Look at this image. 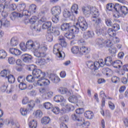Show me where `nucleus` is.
Returning a JSON list of instances; mask_svg holds the SVG:
<instances>
[{
  "instance_id": "f257e3e1",
  "label": "nucleus",
  "mask_w": 128,
  "mask_h": 128,
  "mask_svg": "<svg viewBox=\"0 0 128 128\" xmlns=\"http://www.w3.org/2000/svg\"><path fill=\"white\" fill-rule=\"evenodd\" d=\"M27 50H36L34 53V56L36 58H46L47 54L46 52L48 50V47L40 45L38 42H33L29 40L26 42Z\"/></svg>"
},
{
  "instance_id": "f03ea898",
  "label": "nucleus",
  "mask_w": 128,
  "mask_h": 128,
  "mask_svg": "<svg viewBox=\"0 0 128 128\" xmlns=\"http://www.w3.org/2000/svg\"><path fill=\"white\" fill-rule=\"evenodd\" d=\"M82 10L84 14L87 18H88L90 14H92V22L96 26H98V24H102V19L100 18V13L96 8L86 6L83 8Z\"/></svg>"
},
{
  "instance_id": "7ed1b4c3",
  "label": "nucleus",
  "mask_w": 128,
  "mask_h": 128,
  "mask_svg": "<svg viewBox=\"0 0 128 128\" xmlns=\"http://www.w3.org/2000/svg\"><path fill=\"white\" fill-rule=\"evenodd\" d=\"M59 42L60 44H56L54 46L53 52L60 60H64L66 54L62 52V46H66V42L64 40V37L59 38Z\"/></svg>"
},
{
  "instance_id": "20e7f679",
  "label": "nucleus",
  "mask_w": 128,
  "mask_h": 128,
  "mask_svg": "<svg viewBox=\"0 0 128 128\" xmlns=\"http://www.w3.org/2000/svg\"><path fill=\"white\" fill-rule=\"evenodd\" d=\"M106 64V62H104V60H100L98 62H94L92 61H90L88 62L87 66L92 70H96L100 68V66L104 68Z\"/></svg>"
},
{
  "instance_id": "39448f33",
  "label": "nucleus",
  "mask_w": 128,
  "mask_h": 128,
  "mask_svg": "<svg viewBox=\"0 0 128 128\" xmlns=\"http://www.w3.org/2000/svg\"><path fill=\"white\" fill-rule=\"evenodd\" d=\"M90 48L86 46H82L80 48L78 46H74L72 48V54H79L80 56L84 54H88L90 52Z\"/></svg>"
},
{
  "instance_id": "423d86ee",
  "label": "nucleus",
  "mask_w": 128,
  "mask_h": 128,
  "mask_svg": "<svg viewBox=\"0 0 128 128\" xmlns=\"http://www.w3.org/2000/svg\"><path fill=\"white\" fill-rule=\"evenodd\" d=\"M76 26H78L80 30L82 32H86L88 30V26L86 19L82 16H80L78 18V22L76 23Z\"/></svg>"
},
{
  "instance_id": "0eeeda50",
  "label": "nucleus",
  "mask_w": 128,
  "mask_h": 128,
  "mask_svg": "<svg viewBox=\"0 0 128 128\" xmlns=\"http://www.w3.org/2000/svg\"><path fill=\"white\" fill-rule=\"evenodd\" d=\"M32 74L34 78H44V76H46V72H42V71L40 69L34 70L32 72Z\"/></svg>"
},
{
  "instance_id": "6e6552de",
  "label": "nucleus",
  "mask_w": 128,
  "mask_h": 128,
  "mask_svg": "<svg viewBox=\"0 0 128 128\" xmlns=\"http://www.w3.org/2000/svg\"><path fill=\"white\" fill-rule=\"evenodd\" d=\"M21 58L24 62L30 64L32 62V56L28 54H24L21 56Z\"/></svg>"
},
{
  "instance_id": "1a4fd4ad",
  "label": "nucleus",
  "mask_w": 128,
  "mask_h": 128,
  "mask_svg": "<svg viewBox=\"0 0 128 128\" xmlns=\"http://www.w3.org/2000/svg\"><path fill=\"white\" fill-rule=\"evenodd\" d=\"M61 9L59 6L53 7L51 10V14L53 16H60V14Z\"/></svg>"
},
{
  "instance_id": "9d476101",
  "label": "nucleus",
  "mask_w": 128,
  "mask_h": 128,
  "mask_svg": "<svg viewBox=\"0 0 128 128\" xmlns=\"http://www.w3.org/2000/svg\"><path fill=\"white\" fill-rule=\"evenodd\" d=\"M70 23H64L60 26V28L63 32H70Z\"/></svg>"
},
{
  "instance_id": "9b49d317",
  "label": "nucleus",
  "mask_w": 128,
  "mask_h": 128,
  "mask_svg": "<svg viewBox=\"0 0 128 128\" xmlns=\"http://www.w3.org/2000/svg\"><path fill=\"white\" fill-rule=\"evenodd\" d=\"M9 52L10 54H14V56H20V54H22V52H20L18 48H10Z\"/></svg>"
},
{
  "instance_id": "f8f14e48",
  "label": "nucleus",
  "mask_w": 128,
  "mask_h": 128,
  "mask_svg": "<svg viewBox=\"0 0 128 128\" xmlns=\"http://www.w3.org/2000/svg\"><path fill=\"white\" fill-rule=\"evenodd\" d=\"M16 18H22V13H18L16 12H12L10 14V18L12 20H14Z\"/></svg>"
},
{
  "instance_id": "ddd939ff",
  "label": "nucleus",
  "mask_w": 128,
  "mask_h": 128,
  "mask_svg": "<svg viewBox=\"0 0 128 128\" xmlns=\"http://www.w3.org/2000/svg\"><path fill=\"white\" fill-rule=\"evenodd\" d=\"M49 78L50 80H51V82H53L54 84H58V82H60V78L56 76L50 74Z\"/></svg>"
},
{
  "instance_id": "4468645a",
  "label": "nucleus",
  "mask_w": 128,
  "mask_h": 128,
  "mask_svg": "<svg viewBox=\"0 0 128 128\" xmlns=\"http://www.w3.org/2000/svg\"><path fill=\"white\" fill-rule=\"evenodd\" d=\"M106 28H96V34H98V36H100L101 34H106Z\"/></svg>"
},
{
  "instance_id": "2eb2a0df",
  "label": "nucleus",
  "mask_w": 128,
  "mask_h": 128,
  "mask_svg": "<svg viewBox=\"0 0 128 128\" xmlns=\"http://www.w3.org/2000/svg\"><path fill=\"white\" fill-rule=\"evenodd\" d=\"M72 118L73 120H77L78 122H80V124L82 125L84 124V120H82V118H80L78 117L76 114H72Z\"/></svg>"
},
{
  "instance_id": "dca6fc26",
  "label": "nucleus",
  "mask_w": 128,
  "mask_h": 128,
  "mask_svg": "<svg viewBox=\"0 0 128 128\" xmlns=\"http://www.w3.org/2000/svg\"><path fill=\"white\" fill-rule=\"evenodd\" d=\"M122 61L120 60H117L112 63V66H114V68H122Z\"/></svg>"
},
{
  "instance_id": "f3484780",
  "label": "nucleus",
  "mask_w": 128,
  "mask_h": 128,
  "mask_svg": "<svg viewBox=\"0 0 128 128\" xmlns=\"http://www.w3.org/2000/svg\"><path fill=\"white\" fill-rule=\"evenodd\" d=\"M69 32H70L72 34H77L80 32V29L78 28V27L74 26L70 28Z\"/></svg>"
},
{
  "instance_id": "a211bd4d",
  "label": "nucleus",
  "mask_w": 128,
  "mask_h": 128,
  "mask_svg": "<svg viewBox=\"0 0 128 128\" xmlns=\"http://www.w3.org/2000/svg\"><path fill=\"white\" fill-rule=\"evenodd\" d=\"M84 116L85 118H88V120H92L94 118V112L91 111H86L84 113Z\"/></svg>"
},
{
  "instance_id": "6ab92c4d",
  "label": "nucleus",
  "mask_w": 128,
  "mask_h": 128,
  "mask_svg": "<svg viewBox=\"0 0 128 128\" xmlns=\"http://www.w3.org/2000/svg\"><path fill=\"white\" fill-rule=\"evenodd\" d=\"M10 72L8 70H4L0 72V76H2V78H6L9 74Z\"/></svg>"
},
{
  "instance_id": "aec40b11",
  "label": "nucleus",
  "mask_w": 128,
  "mask_h": 128,
  "mask_svg": "<svg viewBox=\"0 0 128 128\" xmlns=\"http://www.w3.org/2000/svg\"><path fill=\"white\" fill-rule=\"evenodd\" d=\"M78 6L77 4H74L71 8V12L72 14H78Z\"/></svg>"
},
{
  "instance_id": "412c9836",
  "label": "nucleus",
  "mask_w": 128,
  "mask_h": 128,
  "mask_svg": "<svg viewBox=\"0 0 128 128\" xmlns=\"http://www.w3.org/2000/svg\"><path fill=\"white\" fill-rule=\"evenodd\" d=\"M49 31L50 32L54 34V36H60V31L56 29V28L50 27Z\"/></svg>"
},
{
  "instance_id": "4be33fe9",
  "label": "nucleus",
  "mask_w": 128,
  "mask_h": 128,
  "mask_svg": "<svg viewBox=\"0 0 128 128\" xmlns=\"http://www.w3.org/2000/svg\"><path fill=\"white\" fill-rule=\"evenodd\" d=\"M10 44L11 46H18V38L14 37L12 38L10 41Z\"/></svg>"
},
{
  "instance_id": "5701e85b",
  "label": "nucleus",
  "mask_w": 128,
  "mask_h": 128,
  "mask_svg": "<svg viewBox=\"0 0 128 128\" xmlns=\"http://www.w3.org/2000/svg\"><path fill=\"white\" fill-rule=\"evenodd\" d=\"M105 40L102 38H98L96 39V42L97 46H102L104 44Z\"/></svg>"
},
{
  "instance_id": "b1692460",
  "label": "nucleus",
  "mask_w": 128,
  "mask_h": 128,
  "mask_svg": "<svg viewBox=\"0 0 128 128\" xmlns=\"http://www.w3.org/2000/svg\"><path fill=\"white\" fill-rule=\"evenodd\" d=\"M104 62H105V64H106V66H112V63H113L112 58L110 56L107 57L104 60Z\"/></svg>"
},
{
  "instance_id": "393cba45",
  "label": "nucleus",
  "mask_w": 128,
  "mask_h": 128,
  "mask_svg": "<svg viewBox=\"0 0 128 128\" xmlns=\"http://www.w3.org/2000/svg\"><path fill=\"white\" fill-rule=\"evenodd\" d=\"M50 26H52V22H48L42 24V30H50Z\"/></svg>"
},
{
  "instance_id": "a878e982",
  "label": "nucleus",
  "mask_w": 128,
  "mask_h": 128,
  "mask_svg": "<svg viewBox=\"0 0 128 128\" xmlns=\"http://www.w3.org/2000/svg\"><path fill=\"white\" fill-rule=\"evenodd\" d=\"M2 26H4V28H8V26H10V22L8 20H7L6 18H2Z\"/></svg>"
},
{
  "instance_id": "bb28decb",
  "label": "nucleus",
  "mask_w": 128,
  "mask_h": 128,
  "mask_svg": "<svg viewBox=\"0 0 128 128\" xmlns=\"http://www.w3.org/2000/svg\"><path fill=\"white\" fill-rule=\"evenodd\" d=\"M64 36L68 38V40H73L75 38L74 34L72 33L71 32H69L68 33H66Z\"/></svg>"
},
{
  "instance_id": "cd10ccee",
  "label": "nucleus",
  "mask_w": 128,
  "mask_h": 128,
  "mask_svg": "<svg viewBox=\"0 0 128 128\" xmlns=\"http://www.w3.org/2000/svg\"><path fill=\"white\" fill-rule=\"evenodd\" d=\"M7 4H8V8H9L10 10H11V12H14V10H16V4H10V2H7Z\"/></svg>"
},
{
  "instance_id": "c85d7f7f",
  "label": "nucleus",
  "mask_w": 128,
  "mask_h": 128,
  "mask_svg": "<svg viewBox=\"0 0 128 128\" xmlns=\"http://www.w3.org/2000/svg\"><path fill=\"white\" fill-rule=\"evenodd\" d=\"M68 100L70 102L76 104V102H78V97L74 95H73L72 96L69 97Z\"/></svg>"
},
{
  "instance_id": "c756f323",
  "label": "nucleus",
  "mask_w": 128,
  "mask_h": 128,
  "mask_svg": "<svg viewBox=\"0 0 128 128\" xmlns=\"http://www.w3.org/2000/svg\"><path fill=\"white\" fill-rule=\"evenodd\" d=\"M60 120L62 124H66V122H68V116L65 115L61 116L60 118Z\"/></svg>"
},
{
  "instance_id": "7c9ffc66",
  "label": "nucleus",
  "mask_w": 128,
  "mask_h": 128,
  "mask_svg": "<svg viewBox=\"0 0 128 128\" xmlns=\"http://www.w3.org/2000/svg\"><path fill=\"white\" fill-rule=\"evenodd\" d=\"M50 117L45 116L43 118H42L41 120L42 124H48L50 122Z\"/></svg>"
},
{
  "instance_id": "2f4dec72",
  "label": "nucleus",
  "mask_w": 128,
  "mask_h": 128,
  "mask_svg": "<svg viewBox=\"0 0 128 128\" xmlns=\"http://www.w3.org/2000/svg\"><path fill=\"white\" fill-rule=\"evenodd\" d=\"M28 126L30 128H36V126H38V122L36 121L32 120L29 122Z\"/></svg>"
},
{
  "instance_id": "473e14b6",
  "label": "nucleus",
  "mask_w": 128,
  "mask_h": 128,
  "mask_svg": "<svg viewBox=\"0 0 128 128\" xmlns=\"http://www.w3.org/2000/svg\"><path fill=\"white\" fill-rule=\"evenodd\" d=\"M20 46L23 52H26V50H28L27 44L26 43V44L24 42H22L20 44Z\"/></svg>"
},
{
  "instance_id": "72a5a7b5",
  "label": "nucleus",
  "mask_w": 128,
  "mask_h": 128,
  "mask_svg": "<svg viewBox=\"0 0 128 128\" xmlns=\"http://www.w3.org/2000/svg\"><path fill=\"white\" fill-rule=\"evenodd\" d=\"M6 52L4 50H0V58L2 60L6 58Z\"/></svg>"
},
{
  "instance_id": "f704fd0d",
  "label": "nucleus",
  "mask_w": 128,
  "mask_h": 128,
  "mask_svg": "<svg viewBox=\"0 0 128 128\" xmlns=\"http://www.w3.org/2000/svg\"><path fill=\"white\" fill-rule=\"evenodd\" d=\"M58 92L61 94H66L68 92V88L60 87L58 89Z\"/></svg>"
},
{
  "instance_id": "c9c22d12",
  "label": "nucleus",
  "mask_w": 128,
  "mask_h": 128,
  "mask_svg": "<svg viewBox=\"0 0 128 128\" xmlns=\"http://www.w3.org/2000/svg\"><path fill=\"white\" fill-rule=\"evenodd\" d=\"M44 14H45L44 11H42L40 12V14L41 16H42V17L41 19L40 20H39L40 23L44 22H46V16H44Z\"/></svg>"
},
{
  "instance_id": "e433bc0d",
  "label": "nucleus",
  "mask_w": 128,
  "mask_h": 128,
  "mask_svg": "<svg viewBox=\"0 0 128 128\" xmlns=\"http://www.w3.org/2000/svg\"><path fill=\"white\" fill-rule=\"evenodd\" d=\"M63 16L64 18H70L72 16V13L68 10H65L63 12Z\"/></svg>"
},
{
  "instance_id": "4c0bfd02",
  "label": "nucleus",
  "mask_w": 128,
  "mask_h": 128,
  "mask_svg": "<svg viewBox=\"0 0 128 128\" xmlns=\"http://www.w3.org/2000/svg\"><path fill=\"white\" fill-rule=\"evenodd\" d=\"M44 78H46V76L40 77L38 78H39V80L37 82V84H38V86H44Z\"/></svg>"
},
{
  "instance_id": "58836bf2",
  "label": "nucleus",
  "mask_w": 128,
  "mask_h": 128,
  "mask_svg": "<svg viewBox=\"0 0 128 128\" xmlns=\"http://www.w3.org/2000/svg\"><path fill=\"white\" fill-rule=\"evenodd\" d=\"M41 27L42 26H40V24H35V26H32V29L34 30L36 32H40L41 30Z\"/></svg>"
},
{
  "instance_id": "ea45409f",
  "label": "nucleus",
  "mask_w": 128,
  "mask_h": 128,
  "mask_svg": "<svg viewBox=\"0 0 128 128\" xmlns=\"http://www.w3.org/2000/svg\"><path fill=\"white\" fill-rule=\"evenodd\" d=\"M10 84H14L16 80V78L12 75H10V74L6 78Z\"/></svg>"
},
{
  "instance_id": "a19ab883",
  "label": "nucleus",
  "mask_w": 128,
  "mask_h": 128,
  "mask_svg": "<svg viewBox=\"0 0 128 128\" xmlns=\"http://www.w3.org/2000/svg\"><path fill=\"white\" fill-rule=\"evenodd\" d=\"M108 34L110 36H114L116 32L112 28H109L108 30Z\"/></svg>"
},
{
  "instance_id": "79ce46f5",
  "label": "nucleus",
  "mask_w": 128,
  "mask_h": 128,
  "mask_svg": "<svg viewBox=\"0 0 128 128\" xmlns=\"http://www.w3.org/2000/svg\"><path fill=\"white\" fill-rule=\"evenodd\" d=\"M120 12H122V14H126L128 12V8H126L125 6H122L120 9Z\"/></svg>"
},
{
  "instance_id": "37998d69",
  "label": "nucleus",
  "mask_w": 128,
  "mask_h": 128,
  "mask_svg": "<svg viewBox=\"0 0 128 128\" xmlns=\"http://www.w3.org/2000/svg\"><path fill=\"white\" fill-rule=\"evenodd\" d=\"M26 80L28 82H34V77L32 75H28L26 78Z\"/></svg>"
},
{
  "instance_id": "c03bdc74",
  "label": "nucleus",
  "mask_w": 128,
  "mask_h": 128,
  "mask_svg": "<svg viewBox=\"0 0 128 128\" xmlns=\"http://www.w3.org/2000/svg\"><path fill=\"white\" fill-rule=\"evenodd\" d=\"M18 86L19 88L21 90H26L28 88V86H26V84L24 82L22 83H20Z\"/></svg>"
},
{
  "instance_id": "a18cd8bd",
  "label": "nucleus",
  "mask_w": 128,
  "mask_h": 128,
  "mask_svg": "<svg viewBox=\"0 0 128 128\" xmlns=\"http://www.w3.org/2000/svg\"><path fill=\"white\" fill-rule=\"evenodd\" d=\"M36 6L35 4H32L29 7V10L30 12L34 14L36 12Z\"/></svg>"
},
{
  "instance_id": "49530a36",
  "label": "nucleus",
  "mask_w": 128,
  "mask_h": 128,
  "mask_svg": "<svg viewBox=\"0 0 128 128\" xmlns=\"http://www.w3.org/2000/svg\"><path fill=\"white\" fill-rule=\"evenodd\" d=\"M46 60L44 58H41L36 61V64L38 66H44V64H46Z\"/></svg>"
},
{
  "instance_id": "de8ad7c7",
  "label": "nucleus",
  "mask_w": 128,
  "mask_h": 128,
  "mask_svg": "<svg viewBox=\"0 0 128 128\" xmlns=\"http://www.w3.org/2000/svg\"><path fill=\"white\" fill-rule=\"evenodd\" d=\"M25 8H26V4H20L18 6V12H22V10H24Z\"/></svg>"
},
{
  "instance_id": "09e8293b",
  "label": "nucleus",
  "mask_w": 128,
  "mask_h": 128,
  "mask_svg": "<svg viewBox=\"0 0 128 128\" xmlns=\"http://www.w3.org/2000/svg\"><path fill=\"white\" fill-rule=\"evenodd\" d=\"M4 124H10V120H4L2 118L0 119V128H2V126H4Z\"/></svg>"
},
{
  "instance_id": "8fccbe9b",
  "label": "nucleus",
  "mask_w": 128,
  "mask_h": 128,
  "mask_svg": "<svg viewBox=\"0 0 128 128\" xmlns=\"http://www.w3.org/2000/svg\"><path fill=\"white\" fill-rule=\"evenodd\" d=\"M8 2H6L4 5L0 4V12H2L4 8H8Z\"/></svg>"
},
{
  "instance_id": "3c124183",
  "label": "nucleus",
  "mask_w": 128,
  "mask_h": 128,
  "mask_svg": "<svg viewBox=\"0 0 128 128\" xmlns=\"http://www.w3.org/2000/svg\"><path fill=\"white\" fill-rule=\"evenodd\" d=\"M34 106H36V102L32 100H30L28 102V106L30 108H34Z\"/></svg>"
},
{
  "instance_id": "603ef678",
  "label": "nucleus",
  "mask_w": 128,
  "mask_h": 128,
  "mask_svg": "<svg viewBox=\"0 0 128 128\" xmlns=\"http://www.w3.org/2000/svg\"><path fill=\"white\" fill-rule=\"evenodd\" d=\"M36 118H40L42 116V112L40 110H37L34 113Z\"/></svg>"
},
{
  "instance_id": "864d4df0",
  "label": "nucleus",
  "mask_w": 128,
  "mask_h": 128,
  "mask_svg": "<svg viewBox=\"0 0 128 128\" xmlns=\"http://www.w3.org/2000/svg\"><path fill=\"white\" fill-rule=\"evenodd\" d=\"M114 8L115 10H116L117 12H120V8H122V6L118 4H116L115 6L114 5Z\"/></svg>"
},
{
  "instance_id": "5fc2aeb1",
  "label": "nucleus",
  "mask_w": 128,
  "mask_h": 128,
  "mask_svg": "<svg viewBox=\"0 0 128 128\" xmlns=\"http://www.w3.org/2000/svg\"><path fill=\"white\" fill-rule=\"evenodd\" d=\"M8 62L10 64H14L16 62V59L14 57H9L8 58Z\"/></svg>"
},
{
  "instance_id": "6e6d98bb",
  "label": "nucleus",
  "mask_w": 128,
  "mask_h": 128,
  "mask_svg": "<svg viewBox=\"0 0 128 128\" xmlns=\"http://www.w3.org/2000/svg\"><path fill=\"white\" fill-rule=\"evenodd\" d=\"M8 88V84L6 83H4L0 87V90L2 92H4L6 90V88Z\"/></svg>"
},
{
  "instance_id": "4d7b16f0",
  "label": "nucleus",
  "mask_w": 128,
  "mask_h": 128,
  "mask_svg": "<svg viewBox=\"0 0 128 128\" xmlns=\"http://www.w3.org/2000/svg\"><path fill=\"white\" fill-rule=\"evenodd\" d=\"M44 106L46 110H50V108H52V104L50 102H47L44 104Z\"/></svg>"
},
{
  "instance_id": "13d9d810",
  "label": "nucleus",
  "mask_w": 128,
  "mask_h": 128,
  "mask_svg": "<svg viewBox=\"0 0 128 128\" xmlns=\"http://www.w3.org/2000/svg\"><path fill=\"white\" fill-rule=\"evenodd\" d=\"M24 80H26V78H24V76H19L18 78V82H20V84L24 82Z\"/></svg>"
},
{
  "instance_id": "bf43d9fd",
  "label": "nucleus",
  "mask_w": 128,
  "mask_h": 128,
  "mask_svg": "<svg viewBox=\"0 0 128 128\" xmlns=\"http://www.w3.org/2000/svg\"><path fill=\"white\" fill-rule=\"evenodd\" d=\"M58 20H60V16H54L52 18V21L54 24H57V22H58Z\"/></svg>"
},
{
  "instance_id": "052dcab7",
  "label": "nucleus",
  "mask_w": 128,
  "mask_h": 128,
  "mask_svg": "<svg viewBox=\"0 0 128 128\" xmlns=\"http://www.w3.org/2000/svg\"><path fill=\"white\" fill-rule=\"evenodd\" d=\"M36 66L34 64L28 65V70H32V72H34V70H36Z\"/></svg>"
},
{
  "instance_id": "680f3d73",
  "label": "nucleus",
  "mask_w": 128,
  "mask_h": 128,
  "mask_svg": "<svg viewBox=\"0 0 128 128\" xmlns=\"http://www.w3.org/2000/svg\"><path fill=\"white\" fill-rule=\"evenodd\" d=\"M108 52L110 54H114L116 52V48L114 46H112L108 49Z\"/></svg>"
},
{
  "instance_id": "e2e57ef3",
  "label": "nucleus",
  "mask_w": 128,
  "mask_h": 128,
  "mask_svg": "<svg viewBox=\"0 0 128 128\" xmlns=\"http://www.w3.org/2000/svg\"><path fill=\"white\" fill-rule=\"evenodd\" d=\"M20 112L22 116H26L28 114V110L26 108H21L20 109Z\"/></svg>"
},
{
  "instance_id": "0e129e2a",
  "label": "nucleus",
  "mask_w": 128,
  "mask_h": 128,
  "mask_svg": "<svg viewBox=\"0 0 128 128\" xmlns=\"http://www.w3.org/2000/svg\"><path fill=\"white\" fill-rule=\"evenodd\" d=\"M52 111L55 114H60V108L58 107H54L52 108Z\"/></svg>"
},
{
  "instance_id": "69168bd1",
  "label": "nucleus",
  "mask_w": 128,
  "mask_h": 128,
  "mask_svg": "<svg viewBox=\"0 0 128 128\" xmlns=\"http://www.w3.org/2000/svg\"><path fill=\"white\" fill-rule=\"evenodd\" d=\"M112 80L114 84H118V82H120V78L116 76H114L112 78Z\"/></svg>"
},
{
  "instance_id": "338daca9",
  "label": "nucleus",
  "mask_w": 128,
  "mask_h": 128,
  "mask_svg": "<svg viewBox=\"0 0 128 128\" xmlns=\"http://www.w3.org/2000/svg\"><path fill=\"white\" fill-rule=\"evenodd\" d=\"M114 5L112 4V3L108 4L106 6V10H112V8H114Z\"/></svg>"
},
{
  "instance_id": "774afa93",
  "label": "nucleus",
  "mask_w": 128,
  "mask_h": 128,
  "mask_svg": "<svg viewBox=\"0 0 128 128\" xmlns=\"http://www.w3.org/2000/svg\"><path fill=\"white\" fill-rule=\"evenodd\" d=\"M29 22L30 24H34V22H36V16H32L30 18V19L29 20Z\"/></svg>"
}]
</instances>
